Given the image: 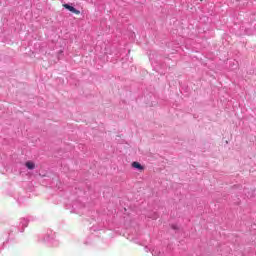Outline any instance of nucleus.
I'll list each match as a JSON object with an SVG mask.
<instances>
[{"label": "nucleus", "mask_w": 256, "mask_h": 256, "mask_svg": "<svg viewBox=\"0 0 256 256\" xmlns=\"http://www.w3.org/2000/svg\"><path fill=\"white\" fill-rule=\"evenodd\" d=\"M132 167H134V169H138L139 171H143V169H144L143 166L139 162H133Z\"/></svg>", "instance_id": "7ed1b4c3"}, {"label": "nucleus", "mask_w": 256, "mask_h": 256, "mask_svg": "<svg viewBox=\"0 0 256 256\" xmlns=\"http://www.w3.org/2000/svg\"><path fill=\"white\" fill-rule=\"evenodd\" d=\"M62 7H64V9H67L68 11H70V13H74V15H81V11L77 10L75 7H73L69 4H63Z\"/></svg>", "instance_id": "f257e3e1"}, {"label": "nucleus", "mask_w": 256, "mask_h": 256, "mask_svg": "<svg viewBox=\"0 0 256 256\" xmlns=\"http://www.w3.org/2000/svg\"><path fill=\"white\" fill-rule=\"evenodd\" d=\"M25 167H27V169H29L30 171H33V169H35V162L27 161L25 163Z\"/></svg>", "instance_id": "f03ea898"}]
</instances>
